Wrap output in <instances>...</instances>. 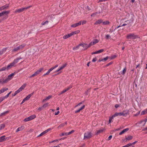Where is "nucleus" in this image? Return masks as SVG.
<instances>
[{
	"mask_svg": "<svg viewBox=\"0 0 147 147\" xmlns=\"http://www.w3.org/2000/svg\"><path fill=\"white\" fill-rule=\"evenodd\" d=\"M51 97H52L51 96H50V95L49 96L46 98H45V100H49V99H50V98H51Z\"/></svg>",
	"mask_w": 147,
	"mask_h": 147,
	"instance_id": "603ef678",
	"label": "nucleus"
},
{
	"mask_svg": "<svg viewBox=\"0 0 147 147\" xmlns=\"http://www.w3.org/2000/svg\"><path fill=\"white\" fill-rule=\"evenodd\" d=\"M72 36L71 33L70 34H67L65 35L63 37V38L64 39H66L71 36Z\"/></svg>",
	"mask_w": 147,
	"mask_h": 147,
	"instance_id": "f3484780",
	"label": "nucleus"
},
{
	"mask_svg": "<svg viewBox=\"0 0 147 147\" xmlns=\"http://www.w3.org/2000/svg\"><path fill=\"white\" fill-rule=\"evenodd\" d=\"M58 65L57 64L55 66H54L53 67L51 68V69L52 70H53L54 69H55V68H56L57 67H58Z\"/></svg>",
	"mask_w": 147,
	"mask_h": 147,
	"instance_id": "5fc2aeb1",
	"label": "nucleus"
},
{
	"mask_svg": "<svg viewBox=\"0 0 147 147\" xmlns=\"http://www.w3.org/2000/svg\"><path fill=\"white\" fill-rule=\"evenodd\" d=\"M105 130V129L103 128H101L100 129L97 130L96 133V134L97 135L102 132L103 131Z\"/></svg>",
	"mask_w": 147,
	"mask_h": 147,
	"instance_id": "dca6fc26",
	"label": "nucleus"
},
{
	"mask_svg": "<svg viewBox=\"0 0 147 147\" xmlns=\"http://www.w3.org/2000/svg\"><path fill=\"white\" fill-rule=\"evenodd\" d=\"M34 92H32L31 94H29L28 96H27L24 99L26 101L28 100L30 98V97L31 96H32Z\"/></svg>",
	"mask_w": 147,
	"mask_h": 147,
	"instance_id": "a211bd4d",
	"label": "nucleus"
},
{
	"mask_svg": "<svg viewBox=\"0 0 147 147\" xmlns=\"http://www.w3.org/2000/svg\"><path fill=\"white\" fill-rule=\"evenodd\" d=\"M120 113V116H122V115H123V116H125V114H124V113H123V112H121Z\"/></svg>",
	"mask_w": 147,
	"mask_h": 147,
	"instance_id": "774afa93",
	"label": "nucleus"
},
{
	"mask_svg": "<svg viewBox=\"0 0 147 147\" xmlns=\"http://www.w3.org/2000/svg\"><path fill=\"white\" fill-rule=\"evenodd\" d=\"M98 13L97 12H96L93 13L91 16V17H94L96 15V14Z\"/></svg>",
	"mask_w": 147,
	"mask_h": 147,
	"instance_id": "052dcab7",
	"label": "nucleus"
},
{
	"mask_svg": "<svg viewBox=\"0 0 147 147\" xmlns=\"http://www.w3.org/2000/svg\"><path fill=\"white\" fill-rule=\"evenodd\" d=\"M72 87V86L71 85H70L68 87H67V88H65V90H66L67 91L69 90V89H71Z\"/></svg>",
	"mask_w": 147,
	"mask_h": 147,
	"instance_id": "e433bc0d",
	"label": "nucleus"
},
{
	"mask_svg": "<svg viewBox=\"0 0 147 147\" xmlns=\"http://www.w3.org/2000/svg\"><path fill=\"white\" fill-rule=\"evenodd\" d=\"M7 69V67H3L0 69V71L5 70Z\"/></svg>",
	"mask_w": 147,
	"mask_h": 147,
	"instance_id": "79ce46f5",
	"label": "nucleus"
},
{
	"mask_svg": "<svg viewBox=\"0 0 147 147\" xmlns=\"http://www.w3.org/2000/svg\"><path fill=\"white\" fill-rule=\"evenodd\" d=\"M43 109V108L42 107H40L39 108H38V110H39V111H41L42 109Z\"/></svg>",
	"mask_w": 147,
	"mask_h": 147,
	"instance_id": "69168bd1",
	"label": "nucleus"
},
{
	"mask_svg": "<svg viewBox=\"0 0 147 147\" xmlns=\"http://www.w3.org/2000/svg\"><path fill=\"white\" fill-rule=\"evenodd\" d=\"M110 22L108 21H106L104 22H102V24L103 25H108L110 24Z\"/></svg>",
	"mask_w": 147,
	"mask_h": 147,
	"instance_id": "cd10ccee",
	"label": "nucleus"
},
{
	"mask_svg": "<svg viewBox=\"0 0 147 147\" xmlns=\"http://www.w3.org/2000/svg\"><path fill=\"white\" fill-rule=\"evenodd\" d=\"M52 71V70L51 68L50 69H49L48 70V71H47V72L46 73L48 74V75L50 73V72Z\"/></svg>",
	"mask_w": 147,
	"mask_h": 147,
	"instance_id": "6e6d98bb",
	"label": "nucleus"
},
{
	"mask_svg": "<svg viewBox=\"0 0 147 147\" xmlns=\"http://www.w3.org/2000/svg\"><path fill=\"white\" fill-rule=\"evenodd\" d=\"M48 103H46V104H44L42 107L43 108H45V107H47L48 106Z\"/></svg>",
	"mask_w": 147,
	"mask_h": 147,
	"instance_id": "864d4df0",
	"label": "nucleus"
},
{
	"mask_svg": "<svg viewBox=\"0 0 147 147\" xmlns=\"http://www.w3.org/2000/svg\"><path fill=\"white\" fill-rule=\"evenodd\" d=\"M89 44L88 45L87 44H84V46H83V47L85 48V49H87L88 48H89L91 47V46H89Z\"/></svg>",
	"mask_w": 147,
	"mask_h": 147,
	"instance_id": "bb28decb",
	"label": "nucleus"
},
{
	"mask_svg": "<svg viewBox=\"0 0 147 147\" xmlns=\"http://www.w3.org/2000/svg\"><path fill=\"white\" fill-rule=\"evenodd\" d=\"M65 125V123H62L58 127V128L63 127Z\"/></svg>",
	"mask_w": 147,
	"mask_h": 147,
	"instance_id": "49530a36",
	"label": "nucleus"
},
{
	"mask_svg": "<svg viewBox=\"0 0 147 147\" xmlns=\"http://www.w3.org/2000/svg\"><path fill=\"white\" fill-rule=\"evenodd\" d=\"M130 144H127L126 145H125V146H122V147H130Z\"/></svg>",
	"mask_w": 147,
	"mask_h": 147,
	"instance_id": "680f3d73",
	"label": "nucleus"
},
{
	"mask_svg": "<svg viewBox=\"0 0 147 147\" xmlns=\"http://www.w3.org/2000/svg\"><path fill=\"white\" fill-rule=\"evenodd\" d=\"M114 117H113V116H112L111 117H110L109 119V123H110L111 122L112 120V119H113Z\"/></svg>",
	"mask_w": 147,
	"mask_h": 147,
	"instance_id": "37998d69",
	"label": "nucleus"
},
{
	"mask_svg": "<svg viewBox=\"0 0 147 147\" xmlns=\"http://www.w3.org/2000/svg\"><path fill=\"white\" fill-rule=\"evenodd\" d=\"M51 130V128H49V129H47L46 130H45V131H44V133H45V134L46 133H47V132H48L49 131H50Z\"/></svg>",
	"mask_w": 147,
	"mask_h": 147,
	"instance_id": "a18cd8bd",
	"label": "nucleus"
},
{
	"mask_svg": "<svg viewBox=\"0 0 147 147\" xmlns=\"http://www.w3.org/2000/svg\"><path fill=\"white\" fill-rule=\"evenodd\" d=\"M43 69H44L43 68H41L38 70H37L36 71L35 73L36 75H38L39 74L40 72L42 71L43 70Z\"/></svg>",
	"mask_w": 147,
	"mask_h": 147,
	"instance_id": "2eb2a0df",
	"label": "nucleus"
},
{
	"mask_svg": "<svg viewBox=\"0 0 147 147\" xmlns=\"http://www.w3.org/2000/svg\"><path fill=\"white\" fill-rule=\"evenodd\" d=\"M11 91L9 93L6 95L4 97L5 98H8L9 97V95L10 94V93H11Z\"/></svg>",
	"mask_w": 147,
	"mask_h": 147,
	"instance_id": "13d9d810",
	"label": "nucleus"
},
{
	"mask_svg": "<svg viewBox=\"0 0 147 147\" xmlns=\"http://www.w3.org/2000/svg\"><path fill=\"white\" fill-rule=\"evenodd\" d=\"M7 49V48H5L2 49L1 51L2 52V53H3L4 52H5L6 50Z\"/></svg>",
	"mask_w": 147,
	"mask_h": 147,
	"instance_id": "c03bdc74",
	"label": "nucleus"
},
{
	"mask_svg": "<svg viewBox=\"0 0 147 147\" xmlns=\"http://www.w3.org/2000/svg\"><path fill=\"white\" fill-rule=\"evenodd\" d=\"M26 85V84H24L18 89L15 92L14 94H12V95L13 96H15L17 94L21 91L22 90L24 89Z\"/></svg>",
	"mask_w": 147,
	"mask_h": 147,
	"instance_id": "f257e3e1",
	"label": "nucleus"
},
{
	"mask_svg": "<svg viewBox=\"0 0 147 147\" xmlns=\"http://www.w3.org/2000/svg\"><path fill=\"white\" fill-rule=\"evenodd\" d=\"M127 25V24H125V23H124V24H123L122 26H118L117 27V28H119V27H121V26H125V25Z\"/></svg>",
	"mask_w": 147,
	"mask_h": 147,
	"instance_id": "e2e57ef3",
	"label": "nucleus"
},
{
	"mask_svg": "<svg viewBox=\"0 0 147 147\" xmlns=\"http://www.w3.org/2000/svg\"><path fill=\"white\" fill-rule=\"evenodd\" d=\"M15 74L14 73H12L10 74L9 75L7 78L5 79V81H4V83H7L9 81H10L13 78V76Z\"/></svg>",
	"mask_w": 147,
	"mask_h": 147,
	"instance_id": "20e7f679",
	"label": "nucleus"
},
{
	"mask_svg": "<svg viewBox=\"0 0 147 147\" xmlns=\"http://www.w3.org/2000/svg\"><path fill=\"white\" fill-rule=\"evenodd\" d=\"M147 121V119H145L142 120L140 121L139 122H138V124H141L142 123H144L143 124H142V126H144L145 125L146 123V122Z\"/></svg>",
	"mask_w": 147,
	"mask_h": 147,
	"instance_id": "1a4fd4ad",
	"label": "nucleus"
},
{
	"mask_svg": "<svg viewBox=\"0 0 147 147\" xmlns=\"http://www.w3.org/2000/svg\"><path fill=\"white\" fill-rule=\"evenodd\" d=\"M24 128V127L23 126H22L18 128L16 131L17 132L18 131H21Z\"/></svg>",
	"mask_w": 147,
	"mask_h": 147,
	"instance_id": "4be33fe9",
	"label": "nucleus"
},
{
	"mask_svg": "<svg viewBox=\"0 0 147 147\" xmlns=\"http://www.w3.org/2000/svg\"><path fill=\"white\" fill-rule=\"evenodd\" d=\"M5 136H3L0 137V142H2L5 141L6 139L5 138Z\"/></svg>",
	"mask_w": 147,
	"mask_h": 147,
	"instance_id": "5701e85b",
	"label": "nucleus"
},
{
	"mask_svg": "<svg viewBox=\"0 0 147 147\" xmlns=\"http://www.w3.org/2000/svg\"><path fill=\"white\" fill-rule=\"evenodd\" d=\"M120 113H116L113 115V117H115L117 116H120Z\"/></svg>",
	"mask_w": 147,
	"mask_h": 147,
	"instance_id": "72a5a7b5",
	"label": "nucleus"
},
{
	"mask_svg": "<svg viewBox=\"0 0 147 147\" xmlns=\"http://www.w3.org/2000/svg\"><path fill=\"white\" fill-rule=\"evenodd\" d=\"M79 48V46L78 45L77 46L74 47L73 48V50H76L78 49Z\"/></svg>",
	"mask_w": 147,
	"mask_h": 147,
	"instance_id": "de8ad7c7",
	"label": "nucleus"
},
{
	"mask_svg": "<svg viewBox=\"0 0 147 147\" xmlns=\"http://www.w3.org/2000/svg\"><path fill=\"white\" fill-rule=\"evenodd\" d=\"M74 132V130H72L71 131L69 132L68 133H67V136L71 134L72 133H73V132Z\"/></svg>",
	"mask_w": 147,
	"mask_h": 147,
	"instance_id": "3c124183",
	"label": "nucleus"
},
{
	"mask_svg": "<svg viewBox=\"0 0 147 147\" xmlns=\"http://www.w3.org/2000/svg\"><path fill=\"white\" fill-rule=\"evenodd\" d=\"M81 21H80L78 23L75 24L71 25V27H76L80 25L81 24Z\"/></svg>",
	"mask_w": 147,
	"mask_h": 147,
	"instance_id": "f8f14e48",
	"label": "nucleus"
},
{
	"mask_svg": "<svg viewBox=\"0 0 147 147\" xmlns=\"http://www.w3.org/2000/svg\"><path fill=\"white\" fill-rule=\"evenodd\" d=\"M31 6H29L27 7H24V8H22L20 9H16L15 11V13H20L21 12H23V11L26 10L28 9V8L30 7H31Z\"/></svg>",
	"mask_w": 147,
	"mask_h": 147,
	"instance_id": "39448f33",
	"label": "nucleus"
},
{
	"mask_svg": "<svg viewBox=\"0 0 147 147\" xmlns=\"http://www.w3.org/2000/svg\"><path fill=\"white\" fill-rule=\"evenodd\" d=\"M8 90V88H3L1 89L0 90L1 92V93H2L5 91H6L7 90Z\"/></svg>",
	"mask_w": 147,
	"mask_h": 147,
	"instance_id": "c85d7f7f",
	"label": "nucleus"
},
{
	"mask_svg": "<svg viewBox=\"0 0 147 147\" xmlns=\"http://www.w3.org/2000/svg\"><path fill=\"white\" fill-rule=\"evenodd\" d=\"M109 58V57H106L104 58L103 59H102L103 61H106Z\"/></svg>",
	"mask_w": 147,
	"mask_h": 147,
	"instance_id": "bf43d9fd",
	"label": "nucleus"
},
{
	"mask_svg": "<svg viewBox=\"0 0 147 147\" xmlns=\"http://www.w3.org/2000/svg\"><path fill=\"white\" fill-rule=\"evenodd\" d=\"M80 32V31L79 30H77V31H75L74 32H71V34L72 36L74 34H78V33H79Z\"/></svg>",
	"mask_w": 147,
	"mask_h": 147,
	"instance_id": "a878e982",
	"label": "nucleus"
},
{
	"mask_svg": "<svg viewBox=\"0 0 147 147\" xmlns=\"http://www.w3.org/2000/svg\"><path fill=\"white\" fill-rule=\"evenodd\" d=\"M5 126V125L4 124H2L0 125V128L1 129H3Z\"/></svg>",
	"mask_w": 147,
	"mask_h": 147,
	"instance_id": "4c0bfd02",
	"label": "nucleus"
},
{
	"mask_svg": "<svg viewBox=\"0 0 147 147\" xmlns=\"http://www.w3.org/2000/svg\"><path fill=\"white\" fill-rule=\"evenodd\" d=\"M99 42V40L97 39H94V40L93 42H90L89 44V46H91L92 45H94L96 43H97Z\"/></svg>",
	"mask_w": 147,
	"mask_h": 147,
	"instance_id": "9d476101",
	"label": "nucleus"
},
{
	"mask_svg": "<svg viewBox=\"0 0 147 147\" xmlns=\"http://www.w3.org/2000/svg\"><path fill=\"white\" fill-rule=\"evenodd\" d=\"M138 38V36L134 33H130L128 34L126 38L128 39H135Z\"/></svg>",
	"mask_w": 147,
	"mask_h": 147,
	"instance_id": "f03ea898",
	"label": "nucleus"
},
{
	"mask_svg": "<svg viewBox=\"0 0 147 147\" xmlns=\"http://www.w3.org/2000/svg\"><path fill=\"white\" fill-rule=\"evenodd\" d=\"M5 79L3 78H0V83L3 84L6 83H4V82L5 81Z\"/></svg>",
	"mask_w": 147,
	"mask_h": 147,
	"instance_id": "7c9ffc66",
	"label": "nucleus"
},
{
	"mask_svg": "<svg viewBox=\"0 0 147 147\" xmlns=\"http://www.w3.org/2000/svg\"><path fill=\"white\" fill-rule=\"evenodd\" d=\"M96 60V57H95L92 60V61L93 62H95Z\"/></svg>",
	"mask_w": 147,
	"mask_h": 147,
	"instance_id": "338daca9",
	"label": "nucleus"
},
{
	"mask_svg": "<svg viewBox=\"0 0 147 147\" xmlns=\"http://www.w3.org/2000/svg\"><path fill=\"white\" fill-rule=\"evenodd\" d=\"M9 12V11H3L2 12L0 13V17L2 16L4 14L7 15Z\"/></svg>",
	"mask_w": 147,
	"mask_h": 147,
	"instance_id": "9b49d317",
	"label": "nucleus"
},
{
	"mask_svg": "<svg viewBox=\"0 0 147 147\" xmlns=\"http://www.w3.org/2000/svg\"><path fill=\"white\" fill-rule=\"evenodd\" d=\"M25 46V45H19V46L17 47H16L14 48L12 50V51L13 52H16L18 51L19 50L21 49H22Z\"/></svg>",
	"mask_w": 147,
	"mask_h": 147,
	"instance_id": "423d86ee",
	"label": "nucleus"
},
{
	"mask_svg": "<svg viewBox=\"0 0 147 147\" xmlns=\"http://www.w3.org/2000/svg\"><path fill=\"white\" fill-rule=\"evenodd\" d=\"M49 21H46L45 22H43L41 24L42 25H45L46 24H48Z\"/></svg>",
	"mask_w": 147,
	"mask_h": 147,
	"instance_id": "c9c22d12",
	"label": "nucleus"
},
{
	"mask_svg": "<svg viewBox=\"0 0 147 147\" xmlns=\"http://www.w3.org/2000/svg\"><path fill=\"white\" fill-rule=\"evenodd\" d=\"M109 57L111 59H113L115 58L116 57V55H113Z\"/></svg>",
	"mask_w": 147,
	"mask_h": 147,
	"instance_id": "a19ab883",
	"label": "nucleus"
},
{
	"mask_svg": "<svg viewBox=\"0 0 147 147\" xmlns=\"http://www.w3.org/2000/svg\"><path fill=\"white\" fill-rule=\"evenodd\" d=\"M67 136V133H63L61 134V135H60V136Z\"/></svg>",
	"mask_w": 147,
	"mask_h": 147,
	"instance_id": "09e8293b",
	"label": "nucleus"
},
{
	"mask_svg": "<svg viewBox=\"0 0 147 147\" xmlns=\"http://www.w3.org/2000/svg\"><path fill=\"white\" fill-rule=\"evenodd\" d=\"M137 142V141H136L132 143H129V144H130V147H134V146H133V145L135 144Z\"/></svg>",
	"mask_w": 147,
	"mask_h": 147,
	"instance_id": "2f4dec72",
	"label": "nucleus"
},
{
	"mask_svg": "<svg viewBox=\"0 0 147 147\" xmlns=\"http://www.w3.org/2000/svg\"><path fill=\"white\" fill-rule=\"evenodd\" d=\"M67 65V63H65V64H63L61 67H59V68L55 71V72H59L61 70L63 69V68H64Z\"/></svg>",
	"mask_w": 147,
	"mask_h": 147,
	"instance_id": "0eeeda50",
	"label": "nucleus"
},
{
	"mask_svg": "<svg viewBox=\"0 0 147 147\" xmlns=\"http://www.w3.org/2000/svg\"><path fill=\"white\" fill-rule=\"evenodd\" d=\"M5 98V97H1L0 98V102H2L3 100Z\"/></svg>",
	"mask_w": 147,
	"mask_h": 147,
	"instance_id": "4d7b16f0",
	"label": "nucleus"
},
{
	"mask_svg": "<svg viewBox=\"0 0 147 147\" xmlns=\"http://www.w3.org/2000/svg\"><path fill=\"white\" fill-rule=\"evenodd\" d=\"M14 66V65L13 64L11 63L9 64L8 65L7 67V70H8L9 69L11 68L12 67Z\"/></svg>",
	"mask_w": 147,
	"mask_h": 147,
	"instance_id": "412c9836",
	"label": "nucleus"
},
{
	"mask_svg": "<svg viewBox=\"0 0 147 147\" xmlns=\"http://www.w3.org/2000/svg\"><path fill=\"white\" fill-rule=\"evenodd\" d=\"M133 136H129L127 138H125L127 140H131L133 138Z\"/></svg>",
	"mask_w": 147,
	"mask_h": 147,
	"instance_id": "393cba45",
	"label": "nucleus"
},
{
	"mask_svg": "<svg viewBox=\"0 0 147 147\" xmlns=\"http://www.w3.org/2000/svg\"><path fill=\"white\" fill-rule=\"evenodd\" d=\"M102 22L103 20L102 19H100L96 22L94 23V24L98 25L100 24L101 23L102 24Z\"/></svg>",
	"mask_w": 147,
	"mask_h": 147,
	"instance_id": "4468645a",
	"label": "nucleus"
},
{
	"mask_svg": "<svg viewBox=\"0 0 147 147\" xmlns=\"http://www.w3.org/2000/svg\"><path fill=\"white\" fill-rule=\"evenodd\" d=\"M126 67H125L123 69V71L121 73V74L123 75H124L125 74V73L126 72Z\"/></svg>",
	"mask_w": 147,
	"mask_h": 147,
	"instance_id": "58836bf2",
	"label": "nucleus"
},
{
	"mask_svg": "<svg viewBox=\"0 0 147 147\" xmlns=\"http://www.w3.org/2000/svg\"><path fill=\"white\" fill-rule=\"evenodd\" d=\"M147 113V109H146L142 111L141 113V115H144Z\"/></svg>",
	"mask_w": 147,
	"mask_h": 147,
	"instance_id": "c756f323",
	"label": "nucleus"
},
{
	"mask_svg": "<svg viewBox=\"0 0 147 147\" xmlns=\"http://www.w3.org/2000/svg\"><path fill=\"white\" fill-rule=\"evenodd\" d=\"M9 7L8 4H6V5L0 7V11L3 10L7 9Z\"/></svg>",
	"mask_w": 147,
	"mask_h": 147,
	"instance_id": "6e6552de",
	"label": "nucleus"
},
{
	"mask_svg": "<svg viewBox=\"0 0 147 147\" xmlns=\"http://www.w3.org/2000/svg\"><path fill=\"white\" fill-rule=\"evenodd\" d=\"M9 112V111H6L4 112H3L0 115V116H2L3 115H5L6 114H7Z\"/></svg>",
	"mask_w": 147,
	"mask_h": 147,
	"instance_id": "b1692460",
	"label": "nucleus"
},
{
	"mask_svg": "<svg viewBox=\"0 0 147 147\" xmlns=\"http://www.w3.org/2000/svg\"><path fill=\"white\" fill-rule=\"evenodd\" d=\"M31 120L29 117H28L24 119V121L26 122L28 121Z\"/></svg>",
	"mask_w": 147,
	"mask_h": 147,
	"instance_id": "ea45409f",
	"label": "nucleus"
},
{
	"mask_svg": "<svg viewBox=\"0 0 147 147\" xmlns=\"http://www.w3.org/2000/svg\"><path fill=\"white\" fill-rule=\"evenodd\" d=\"M106 39H108L110 38V36L109 35H107L106 36Z\"/></svg>",
	"mask_w": 147,
	"mask_h": 147,
	"instance_id": "0e129e2a",
	"label": "nucleus"
},
{
	"mask_svg": "<svg viewBox=\"0 0 147 147\" xmlns=\"http://www.w3.org/2000/svg\"><path fill=\"white\" fill-rule=\"evenodd\" d=\"M29 117L30 118V120H31L35 118L36 117V116L35 115H34L29 116Z\"/></svg>",
	"mask_w": 147,
	"mask_h": 147,
	"instance_id": "473e14b6",
	"label": "nucleus"
},
{
	"mask_svg": "<svg viewBox=\"0 0 147 147\" xmlns=\"http://www.w3.org/2000/svg\"><path fill=\"white\" fill-rule=\"evenodd\" d=\"M92 136V133L91 132H87L84 134V139L88 140Z\"/></svg>",
	"mask_w": 147,
	"mask_h": 147,
	"instance_id": "7ed1b4c3",
	"label": "nucleus"
},
{
	"mask_svg": "<svg viewBox=\"0 0 147 147\" xmlns=\"http://www.w3.org/2000/svg\"><path fill=\"white\" fill-rule=\"evenodd\" d=\"M104 51V50L103 49H101L100 50L98 51H96V54L99 53H101L102 52H103Z\"/></svg>",
	"mask_w": 147,
	"mask_h": 147,
	"instance_id": "f704fd0d",
	"label": "nucleus"
},
{
	"mask_svg": "<svg viewBox=\"0 0 147 147\" xmlns=\"http://www.w3.org/2000/svg\"><path fill=\"white\" fill-rule=\"evenodd\" d=\"M129 129L128 128H127L121 131L119 133V135H121L123 134L125 132H127L129 130Z\"/></svg>",
	"mask_w": 147,
	"mask_h": 147,
	"instance_id": "6ab92c4d",
	"label": "nucleus"
},
{
	"mask_svg": "<svg viewBox=\"0 0 147 147\" xmlns=\"http://www.w3.org/2000/svg\"><path fill=\"white\" fill-rule=\"evenodd\" d=\"M85 107V105H84L82 107H81L80 109H79L78 110H77L75 111V113H78L80 111L84 109Z\"/></svg>",
	"mask_w": 147,
	"mask_h": 147,
	"instance_id": "aec40b11",
	"label": "nucleus"
},
{
	"mask_svg": "<svg viewBox=\"0 0 147 147\" xmlns=\"http://www.w3.org/2000/svg\"><path fill=\"white\" fill-rule=\"evenodd\" d=\"M22 58L21 57H19L14 60L13 62L12 63L14 66L15 64L17 63L18 62L19 60L21 59Z\"/></svg>",
	"mask_w": 147,
	"mask_h": 147,
	"instance_id": "ddd939ff",
	"label": "nucleus"
},
{
	"mask_svg": "<svg viewBox=\"0 0 147 147\" xmlns=\"http://www.w3.org/2000/svg\"><path fill=\"white\" fill-rule=\"evenodd\" d=\"M74 132V130H72L71 131L69 132L68 133H67V136L71 134L72 133H73V132Z\"/></svg>",
	"mask_w": 147,
	"mask_h": 147,
	"instance_id": "8fccbe9b",
	"label": "nucleus"
}]
</instances>
